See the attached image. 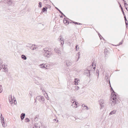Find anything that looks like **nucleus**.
Returning a JSON list of instances; mask_svg holds the SVG:
<instances>
[{
  "label": "nucleus",
  "instance_id": "40",
  "mask_svg": "<svg viewBox=\"0 0 128 128\" xmlns=\"http://www.w3.org/2000/svg\"><path fill=\"white\" fill-rule=\"evenodd\" d=\"M124 6H125V7H126V8L128 7V4H124Z\"/></svg>",
  "mask_w": 128,
  "mask_h": 128
},
{
  "label": "nucleus",
  "instance_id": "59",
  "mask_svg": "<svg viewBox=\"0 0 128 128\" xmlns=\"http://www.w3.org/2000/svg\"><path fill=\"white\" fill-rule=\"evenodd\" d=\"M106 55H107V54L106 53V56H105V57H106Z\"/></svg>",
  "mask_w": 128,
  "mask_h": 128
},
{
  "label": "nucleus",
  "instance_id": "5",
  "mask_svg": "<svg viewBox=\"0 0 128 128\" xmlns=\"http://www.w3.org/2000/svg\"><path fill=\"white\" fill-rule=\"evenodd\" d=\"M99 102L100 104V105L101 108H104V105H103L104 103V101L102 99L100 100L99 101Z\"/></svg>",
  "mask_w": 128,
  "mask_h": 128
},
{
  "label": "nucleus",
  "instance_id": "22",
  "mask_svg": "<svg viewBox=\"0 0 128 128\" xmlns=\"http://www.w3.org/2000/svg\"><path fill=\"white\" fill-rule=\"evenodd\" d=\"M111 90L112 91V92L111 93V95H112V96H113V95H114V94H116V93L114 92L113 90V89L112 88V87H111Z\"/></svg>",
  "mask_w": 128,
  "mask_h": 128
},
{
  "label": "nucleus",
  "instance_id": "21",
  "mask_svg": "<svg viewBox=\"0 0 128 128\" xmlns=\"http://www.w3.org/2000/svg\"><path fill=\"white\" fill-rule=\"evenodd\" d=\"M21 58L22 59H23L24 60H25L26 59V57L24 55L22 54L21 56Z\"/></svg>",
  "mask_w": 128,
  "mask_h": 128
},
{
  "label": "nucleus",
  "instance_id": "30",
  "mask_svg": "<svg viewBox=\"0 0 128 128\" xmlns=\"http://www.w3.org/2000/svg\"><path fill=\"white\" fill-rule=\"evenodd\" d=\"M2 86L0 85V93L2 92Z\"/></svg>",
  "mask_w": 128,
  "mask_h": 128
},
{
  "label": "nucleus",
  "instance_id": "51",
  "mask_svg": "<svg viewBox=\"0 0 128 128\" xmlns=\"http://www.w3.org/2000/svg\"><path fill=\"white\" fill-rule=\"evenodd\" d=\"M123 15L124 16V19L126 18V16L125 14H124V15Z\"/></svg>",
  "mask_w": 128,
  "mask_h": 128
},
{
  "label": "nucleus",
  "instance_id": "38",
  "mask_svg": "<svg viewBox=\"0 0 128 128\" xmlns=\"http://www.w3.org/2000/svg\"><path fill=\"white\" fill-rule=\"evenodd\" d=\"M80 52H79L78 54V59L79 58L80 55Z\"/></svg>",
  "mask_w": 128,
  "mask_h": 128
},
{
  "label": "nucleus",
  "instance_id": "50",
  "mask_svg": "<svg viewBox=\"0 0 128 128\" xmlns=\"http://www.w3.org/2000/svg\"><path fill=\"white\" fill-rule=\"evenodd\" d=\"M2 79V77L1 76H0V81L1 80H0Z\"/></svg>",
  "mask_w": 128,
  "mask_h": 128
},
{
  "label": "nucleus",
  "instance_id": "53",
  "mask_svg": "<svg viewBox=\"0 0 128 128\" xmlns=\"http://www.w3.org/2000/svg\"><path fill=\"white\" fill-rule=\"evenodd\" d=\"M108 77H107V76H106V79H108Z\"/></svg>",
  "mask_w": 128,
  "mask_h": 128
},
{
  "label": "nucleus",
  "instance_id": "56",
  "mask_svg": "<svg viewBox=\"0 0 128 128\" xmlns=\"http://www.w3.org/2000/svg\"><path fill=\"white\" fill-rule=\"evenodd\" d=\"M125 8L126 9V10H127V9L128 8V7H125Z\"/></svg>",
  "mask_w": 128,
  "mask_h": 128
},
{
  "label": "nucleus",
  "instance_id": "11",
  "mask_svg": "<svg viewBox=\"0 0 128 128\" xmlns=\"http://www.w3.org/2000/svg\"><path fill=\"white\" fill-rule=\"evenodd\" d=\"M55 8L57 9L59 12H60V14H61V15L60 16V18H62L63 15L64 16L66 17L62 13V12L57 8L56 7H55Z\"/></svg>",
  "mask_w": 128,
  "mask_h": 128
},
{
  "label": "nucleus",
  "instance_id": "24",
  "mask_svg": "<svg viewBox=\"0 0 128 128\" xmlns=\"http://www.w3.org/2000/svg\"><path fill=\"white\" fill-rule=\"evenodd\" d=\"M35 80L37 79L38 80H40L41 79V78H40L38 76H36L35 77Z\"/></svg>",
  "mask_w": 128,
  "mask_h": 128
},
{
  "label": "nucleus",
  "instance_id": "63",
  "mask_svg": "<svg viewBox=\"0 0 128 128\" xmlns=\"http://www.w3.org/2000/svg\"><path fill=\"white\" fill-rule=\"evenodd\" d=\"M126 10L128 11V8L127 10Z\"/></svg>",
  "mask_w": 128,
  "mask_h": 128
},
{
  "label": "nucleus",
  "instance_id": "35",
  "mask_svg": "<svg viewBox=\"0 0 128 128\" xmlns=\"http://www.w3.org/2000/svg\"><path fill=\"white\" fill-rule=\"evenodd\" d=\"M108 50H107V49L106 48L105 49V50H104V54L105 55V56H106V53L107 52H107Z\"/></svg>",
  "mask_w": 128,
  "mask_h": 128
},
{
  "label": "nucleus",
  "instance_id": "42",
  "mask_svg": "<svg viewBox=\"0 0 128 128\" xmlns=\"http://www.w3.org/2000/svg\"><path fill=\"white\" fill-rule=\"evenodd\" d=\"M85 107H86V108H85V109H86L87 110H88V108L87 106H86Z\"/></svg>",
  "mask_w": 128,
  "mask_h": 128
},
{
  "label": "nucleus",
  "instance_id": "55",
  "mask_svg": "<svg viewBox=\"0 0 128 128\" xmlns=\"http://www.w3.org/2000/svg\"><path fill=\"white\" fill-rule=\"evenodd\" d=\"M42 68H45V66L44 65H43V66H42Z\"/></svg>",
  "mask_w": 128,
  "mask_h": 128
},
{
  "label": "nucleus",
  "instance_id": "4",
  "mask_svg": "<svg viewBox=\"0 0 128 128\" xmlns=\"http://www.w3.org/2000/svg\"><path fill=\"white\" fill-rule=\"evenodd\" d=\"M36 99L37 100L39 101L40 102H41L42 103H44V97L41 96H38L36 98Z\"/></svg>",
  "mask_w": 128,
  "mask_h": 128
},
{
  "label": "nucleus",
  "instance_id": "2",
  "mask_svg": "<svg viewBox=\"0 0 128 128\" xmlns=\"http://www.w3.org/2000/svg\"><path fill=\"white\" fill-rule=\"evenodd\" d=\"M50 50L49 48H46L44 49V50L45 52L44 55L45 57L49 58L52 54V52L49 50Z\"/></svg>",
  "mask_w": 128,
  "mask_h": 128
},
{
  "label": "nucleus",
  "instance_id": "7",
  "mask_svg": "<svg viewBox=\"0 0 128 128\" xmlns=\"http://www.w3.org/2000/svg\"><path fill=\"white\" fill-rule=\"evenodd\" d=\"M0 68H1V69L2 68L4 70H5V72H8V69L6 67L5 65H2L1 66H0Z\"/></svg>",
  "mask_w": 128,
  "mask_h": 128
},
{
  "label": "nucleus",
  "instance_id": "20",
  "mask_svg": "<svg viewBox=\"0 0 128 128\" xmlns=\"http://www.w3.org/2000/svg\"><path fill=\"white\" fill-rule=\"evenodd\" d=\"M119 5H120V7L121 8V10L123 14L124 15V11L123 10V8L122 7V6L120 4V3H119Z\"/></svg>",
  "mask_w": 128,
  "mask_h": 128
},
{
  "label": "nucleus",
  "instance_id": "29",
  "mask_svg": "<svg viewBox=\"0 0 128 128\" xmlns=\"http://www.w3.org/2000/svg\"><path fill=\"white\" fill-rule=\"evenodd\" d=\"M74 88H75V90H78L79 88L78 87V86H74Z\"/></svg>",
  "mask_w": 128,
  "mask_h": 128
},
{
  "label": "nucleus",
  "instance_id": "16",
  "mask_svg": "<svg viewBox=\"0 0 128 128\" xmlns=\"http://www.w3.org/2000/svg\"><path fill=\"white\" fill-rule=\"evenodd\" d=\"M25 116V114L24 113H22L20 115V118L22 120H23Z\"/></svg>",
  "mask_w": 128,
  "mask_h": 128
},
{
  "label": "nucleus",
  "instance_id": "34",
  "mask_svg": "<svg viewBox=\"0 0 128 128\" xmlns=\"http://www.w3.org/2000/svg\"><path fill=\"white\" fill-rule=\"evenodd\" d=\"M3 62L2 60L1 59H0V66L2 65V63Z\"/></svg>",
  "mask_w": 128,
  "mask_h": 128
},
{
  "label": "nucleus",
  "instance_id": "18",
  "mask_svg": "<svg viewBox=\"0 0 128 128\" xmlns=\"http://www.w3.org/2000/svg\"><path fill=\"white\" fill-rule=\"evenodd\" d=\"M78 80H79V79H78L77 78H76L75 79L74 82L75 85H77L78 84Z\"/></svg>",
  "mask_w": 128,
  "mask_h": 128
},
{
  "label": "nucleus",
  "instance_id": "8",
  "mask_svg": "<svg viewBox=\"0 0 128 128\" xmlns=\"http://www.w3.org/2000/svg\"><path fill=\"white\" fill-rule=\"evenodd\" d=\"M66 64L68 66H71L72 65V62L71 60H67L66 61Z\"/></svg>",
  "mask_w": 128,
  "mask_h": 128
},
{
  "label": "nucleus",
  "instance_id": "23",
  "mask_svg": "<svg viewBox=\"0 0 128 128\" xmlns=\"http://www.w3.org/2000/svg\"><path fill=\"white\" fill-rule=\"evenodd\" d=\"M63 22L64 24H66L67 23L68 24L69 23V22L67 20H66L65 19H64L63 20Z\"/></svg>",
  "mask_w": 128,
  "mask_h": 128
},
{
  "label": "nucleus",
  "instance_id": "52",
  "mask_svg": "<svg viewBox=\"0 0 128 128\" xmlns=\"http://www.w3.org/2000/svg\"><path fill=\"white\" fill-rule=\"evenodd\" d=\"M124 4H127L126 2V1H124Z\"/></svg>",
  "mask_w": 128,
  "mask_h": 128
},
{
  "label": "nucleus",
  "instance_id": "46",
  "mask_svg": "<svg viewBox=\"0 0 128 128\" xmlns=\"http://www.w3.org/2000/svg\"><path fill=\"white\" fill-rule=\"evenodd\" d=\"M33 128H40V127L38 126V127L37 126H36V125H35V126Z\"/></svg>",
  "mask_w": 128,
  "mask_h": 128
},
{
  "label": "nucleus",
  "instance_id": "60",
  "mask_svg": "<svg viewBox=\"0 0 128 128\" xmlns=\"http://www.w3.org/2000/svg\"><path fill=\"white\" fill-rule=\"evenodd\" d=\"M29 94H30V95L31 96H32V94H30H30H29Z\"/></svg>",
  "mask_w": 128,
  "mask_h": 128
},
{
  "label": "nucleus",
  "instance_id": "17",
  "mask_svg": "<svg viewBox=\"0 0 128 128\" xmlns=\"http://www.w3.org/2000/svg\"><path fill=\"white\" fill-rule=\"evenodd\" d=\"M116 110H114L112 111L109 114V115H111L114 114L116 113Z\"/></svg>",
  "mask_w": 128,
  "mask_h": 128
},
{
  "label": "nucleus",
  "instance_id": "43",
  "mask_svg": "<svg viewBox=\"0 0 128 128\" xmlns=\"http://www.w3.org/2000/svg\"><path fill=\"white\" fill-rule=\"evenodd\" d=\"M36 98L35 100V102H34V104H36Z\"/></svg>",
  "mask_w": 128,
  "mask_h": 128
},
{
  "label": "nucleus",
  "instance_id": "33",
  "mask_svg": "<svg viewBox=\"0 0 128 128\" xmlns=\"http://www.w3.org/2000/svg\"><path fill=\"white\" fill-rule=\"evenodd\" d=\"M60 52L61 51L59 49H58V50L57 52H56V53H58V54H60Z\"/></svg>",
  "mask_w": 128,
  "mask_h": 128
},
{
  "label": "nucleus",
  "instance_id": "61",
  "mask_svg": "<svg viewBox=\"0 0 128 128\" xmlns=\"http://www.w3.org/2000/svg\"><path fill=\"white\" fill-rule=\"evenodd\" d=\"M122 1H123L124 2V1H125V0H122Z\"/></svg>",
  "mask_w": 128,
  "mask_h": 128
},
{
  "label": "nucleus",
  "instance_id": "10",
  "mask_svg": "<svg viewBox=\"0 0 128 128\" xmlns=\"http://www.w3.org/2000/svg\"><path fill=\"white\" fill-rule=\"evenodd\" d=\"M90 72L88 70L84 71V74H86L87 76H90Z\"/></svg>",
  "mask_w": 128,
  "mask_h": 128
},
{
  "label": "nucleus",
  "instance_id": "28",
  "mask_svg": "<svg viewBox=\"0 0 128 128\" xmlns=\"http://www.w3.org/2000/svg\"><path fill=\"white\" fill-rule=\"evenodd\" d=\"M9 0H2V1H0V2H4L5 3H7L9 1Z\"/></svg>",
  "mask_w": 128,
  "mask_h": 128
},
{
  "label": "nucleus",
  "instance_id": "27",
  "mask_svg": "<svg viewBox=\"0 0 128 128\" xmlns=\"http://www.w3.org/2000/svg\"><path fill=\"white\" fill-rule=\"evenodd\" d=\"M38 7L39 8H41L42 7V3L40 2H39L38 3Z\"/></svg>",
  "mask_w": 128,
  "mask_h": 128
},
{
  "label": "nucleus",
  "instance_id": "48",
  "mask_svg": "<svg viewBox=\"0 0 128 128\" xmlns=\"http://www.w3.org/2000/svg\"><path fill=\"white\" fill-rule=\"evenodd\" d=\"M98 72H99L98 70H96V73H98ZM98 75H99V74H98Z\"/></svg>",
  "mask_w": 128,
  "mask_h": 128
},
{
  "label": "nucleus",
  "instance_id": "64",
  "mask_svg": "<svg viewBox=\"0 0 128 128\" xmlns=\"http://www.w3.org/2000/svg\"><path fill=\"white\" fill-rule=\"evenodd\" d=\"M61 35L60 36V37H61Z\"/></svg>",
  "mask_w": 128,
  "mask_h": 128
},
{
  "label": "nucleus",
  "instance_id": "6",
  "mask_svg": "<svg viewBox=\"0 0 128 128\" xmlns=\"http://www.w3.org/2000/svg\"><path fill=\"white\" fill-rule=\"evenodd\" d=\"M2 116V114H1L0 118H1V119L2 120V126L4 127H5L6 126V125H5L4 118Z\"/></svg>",
  "mask_w": 128,
  "mask_h": 128
},
{
  "label": "nucleus",
  "instance_id": "41",
  "mask_svg": "<svg viewBox=\"0 0 128 128\" xmlns=\"http://www.w3.org/2000/svg\"><path fill=\"white\" fill-rule=\"evenodd\" d=\"M123 41V40H122L121 42H120L119 44L118 45H120L121 44H122V43Z\"/></svg>",
  "mask_w": 128,
  "mask_h": 128
},
{
  "label": "nucleus",
  "instance_id": "3",
  "mask_svg": "<svg viewBox=\"0 0 128 128\" xmlns=\"http://www.w3.org/2000/svg\"><path fill=\"white\" fill-rule=\"evenodd\" d=\"M96 65L94 64L93 62L91 65L88 68V69L90 73L94 72L96 68Z\"/></svg>",
  "mask_w": 128,
  "mask_h": 128
},
{
  "label": "nucleus",
  "instance_id": "44",
  "mask_svg": "<svg viewBox=\"0 0 128 128\" xmlns=\"http://www.w3.org/2000/svg\"><path fill=\"white\" fill-rule=\"evenodd\" d=\"M125 23L128 22V20L126 18L125 19Z\"/></svg>",
  "mask_w": 128,
  "mask_h": 128
},
{
  "label": "nucleus",
  "instance_id": "19",
  "mask_svg": "<svg viewBox=\"0 0 128 128\" xmlns=\"http://www.w3.org/2000/svg\"><path fill=\"white\" fill-rule=\"evenodd\" d=\"M7 2H8L7 3L8 6H10L12 4V2L11 0H9V1Z\"/></svg>",
  "mask_w": 128,
  "mask_h": 128
},
{
  "label": "nucleus",
  "instance_id": "37",
  "mask_svg": "<svg viewBox=\"0 0 128 128\" xmlns=\"http://www.w3.org/2000/svg\"><path fill=\"white\" fill-rule=\"evenodd\" d=\"M98 35L100 37V40H101L102 39V38L101 37H102V38L103 39H104L102 37V36H101L100 34H98Z\"/></svg>",
  "mask_w": 128,
  "mask_h": 128
},
{
  "label": "nucleus",
  "instance_id": "26",
  "mask_svg": "<svg viewBox=\"0 0 128 128\" xmlns=\"http://www.w3.org/2000/svg\"><path fill=\"white\" fill-rule=\"evenodd\" d=\"M46 8H47V9L48 8L49 9H50L51 8V6L47 4L46 5V6H45Z\"/></svg>",
  "mask_w": 128,
  "mask_h": 128
},
{
  "label": "nucleus",
  "instance_id": "31",
  "mask_svg": "<svg viewBox=\"0 0 128 128\" xmlns=\"http://www.w3.org/2000/svg\"><path fill=\"white\" fill-rule=\"evenodd\" d=\"M74 24H78V25H81L82 24L81 23L77 22H73Z\"/></svg>",
  "mask_w": 128,
  "mask_h": 128
},
{
  "label": "nucleus",
  "instance_id": "15",
  "mask_svg": "<svg viewBox=\"0 0 128 128\" xmlns=\"http://www.w3.org/2000/svg\"><path fill=\"white\" fill-rule=\"evenodd\" d=\"M9 100L10 103L11 104H12L13 102V100H12V95H11L10 97H9Z\"/></svg>",
  "mask_w": 128,
  "mask_h": 128
},
{
  "label": "nucleus",
  "instance_id": "45",
  "mask_svg": "<svg viewBox=\"0 0 128 128\" xmlns=\"http://www.w3.org/2000/svg\"><path fill=\"white\" fill-rule=\"evenodd\" d=\"M126 27H128V22L126 23Z\"/></svg>",
  "mask_w": 128,
  "mask_h": 128
},
{
  "label": "nucleus",
  "instance_id": "62",
  "mask_svg": "<svg viewBox=\"0 0 128 128\" xmlns=\"http://www.w3.org/2000/svg\"><path fill=\"white\" fill-rule=\"evenodd\" d=\"M43 64H40V66H43Z\"/></svg>",
  "mask_w": 128,
  "mask_h": 128
},
{
  "label": "nucleus",
  "instance_id": "12",
  "mask_svg": "<svg viewBox=\"0 0 128 128\" xmlns=\"http://www.w3.org/2000/svg\"><path fill=\"white\" fill-rule=\"evenodd\" d=\"M47 8H46L45 6L44 7H43L42 8L41 13L44 12L45 13L46 12V13L47 12Z\"/></svg>",
  "mask_w": 128,
  "mask_h": 128
},
{
  "label": "nucleus",
  "instance_id": "36",
  "mask_svg": "<svg viewBox=\"0 0 128 128\" xmlns=\"http://www.w3.org/2000/svg\"><path fill=\"white\" fill-rule=\"evenodd\" d=\"M58 50V49L57 48H55L54 49V51L56 53V52H57Z\"/></svg>",
  "mask_w": 128,
  "mask_h": 128
},
{
  "label": "nucleus",
  "instance_id": "14",
  "mask_svg": "<svg viewBox=\"0 0 128 128\" xmlns=\"http://www.w3.org/2000/svg\"><path fill=\"white\" fill-rule=\"evenodd\" d=\"M61 44L63 45L64 44V38H58Z\"/></svg>",
  "mask_w": 128,
  "mask_h": 128
},
{
  "label": "nucleus",
  "instance_id": "58",
  "mask_svg": "<svg viewBox=\"0 0 128 128\" xmlns=\"http://www.w3.org/2000/svg\"><path fill=\"white\" fill-rule=\"evenodd\" d=\"M14 104H15V102L16 101V100H14Z\"/></svg>",
  "mask_w": 128,
  "mask_h": 128
},
{
  "label": "nucleus",
  "instance_id": "54",
  "mask_svg": "<svg viewBox=\"0 0 128 128\" xmlns=\"http://www.w3.org/2000/svg\"><path fill=\"white\" fill-rule=\"evenodd\" d=\"M36 49V48L35 47L34 48V50H35V49Z\"/></svg>",
  "mask_w": 128,
  "mask_h": 128
},
{
  "label": "nucleus",
  "instance_id": "49",
  "mask_svg": "<svg viewBox=\"0 0 128 128\" xmlns=\"http://www.w3.org/2000/svg\"><path fill=\"white\" fill-rule=\"evenodd\" d=\"M56 119H54L53 120V121L54 122H56Z\"/></svg>",
  "mask_w": 128,
  "mask_h": 128
},
{
  "label": "nucleus",
  "instance_id": "39",
  "mask_svg": "<svg viewBox=\"0 0 128 128\" xmlns=\"http://www.w3.org/2000/svg\"><path fill=\"white\" fill-rule=\"evenodd\" d=\"M38 118H35L34 119V120L35 121H36L38 120Z\"/></svg>",
  "mask_w": 128,
  "mask_h": 128
},
{
  "label": "nucleus",
  "instance_id": "25",
  "mask_svg": "<svg viewBox=\"0 0 128 128\" xmlns=\"http://www.w3.org/2000/svg\"><path fill=\"white\" fill-rule=\"evenodd\" d=\"M30 121V120L28 118H26L25 120V122H28Z\"/></svg>",
  "mask_w": 128,
  "mask_h": 128
},
{
  "label": "nucleus",
  "instance_id": "13",
  "mask_svg": "<svg viewBox=\"0 0 128 128\" xmlns=\"http://www.w3.org/2000/svg\"><path fill=\"white\" fill-rule=\"evenodd\" d=\"M71 102H72V106H73V105L74 104H73L74 103V102H75L74 104L76 106H77V104H76V102H75V99H71Z\"/></svg>",
  "mask_w": 128,
  "mask_h": 128
},
{
  "label": "nucleus",
  "instance_id": "32",
  "mask_svg": "<svg viewBox=\"0 0 128 128\" xmlns=\"http://www.w3.org/2000/svg\"><path fill=\"white\" fill-rule=\"evenodd\" d=\"M78 45H76V46H75V49H76V51L78 50V49H79V47H78Z\"/></svg>",
  "mask_w": 128,
  "mask_h": 128
},
{
  "label": "nucleus",
  "instance_id": "57",
  "mask_svg": "<svg viewBox=\"0 0 128 128\" xmlns=\"http://www.w3.org/2000/svg\"><path fill=\"white\" fill-rule=\"evenodd\" d=\"M58 122V120H56V122Z\"/></svg>",
  "mask_w": 128,
  "mask_h": 128
},
{
  "label": "nucleus",
  "instance_id": "1",
  "mask_svg": "<svg viewBox=\"0 0 128 128\" xmlns=\"http://www.w3.org/2000/svg\"><path fill=\"white\" fill-rule=\"evenodd\" d=\"M112 105L113 104V105L114 104L118 103L120 102V101L118 99V96L116 94H114L113 96H112Z\"/></svg>",
  "mask_w": 128,
  "mask_h": 128
},
{
  "label": "nucleus",
  "instance_id": "9",
  "mask_svg": "<svg viewBox=\"0 0 128 128\" xmlns=\"http://www.w3.org/2000/svg\"><path fill=\"white\" fill-rule=\"evenodd\" d=\"M26 46L27 47L30 48L32 50H34V48L33 46L31 44H28L26 45Z\"/></svg>",
  "mask_w": 128,
  "mask_h": 128
},
{
  "label": "nucleus",
  "instance_id": "47",
  "mask_svg": "<svg viewBox=\"0 0 128 128\" xmlns=\"http://www.w3.org/2000/svg\"><path fill=\"white\" fill-rule=\"evenodd\" d=\"M86 106H85L84 104H83L82 105V106L83 107H85Z\"/></svg>",
  "mask_w": 128,
  "mask_h": 128
}]
</instances>
